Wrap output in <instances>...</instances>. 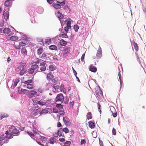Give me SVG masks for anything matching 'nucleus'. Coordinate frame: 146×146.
I'll list each match as a JSON object with an SVG mask.
<instances>
[{
  "mask_svg": "<svg viewBox=\"0 0 146 146\" xmlns=\"http://www.w3.org/2000/svg\"><path fill=\"white\" fill-rule=\"evenodd\" d=\"M38 106H37V107L34 106L31 108V110H33V111L30 114L31 116L32 117L36 116L40 113L41 111V109L38 108L37 109H36V108H38Z\"/></svg>",
  "mask_w": 146,
  "mask_h": 146,
  "instance_id": "1",
  "label": "nucleus"
},
{
  "mask_svg": "<svg viewBox=\"0 0 146 146\" xmlns=\"http://www.w3.org/2000/svg\"><path fill=\"white\" fill-rule=\"evenodd\" d=\"M36 62L40 64V70L41 71H44L46 69V67L45 66L46 62L41 60H37Z\"/></svg>",
  "mask_w": 146,
  "mask_h": 146,
  "instance_id": "2",
  "label": "nucleus"
},
{
  "mask_svg": "<svg viewBox=\"0 0 146 146\" xmlns=\"http://www.w3.org/2000/svg\"><path fill=\"white\" fill-rule=\"evenodd\" d=\"M64 100L63 95L61 93L58 94L55 99V101L56 102H60L61 103H62Z\"/></svg>",
  "mask_w": 146,
  "mask_h": 146,
  "instance_id": "3",
  "label": "nucleus"
},
{
  "mask_svg": "<svg viewBox=\"0 0 146 146\" xmlns=\"http://www.w3.org/2000/svg\"><path fill=\"white\" fill-rule=\"evenodd\" d=\"M96 94L97 97L99 98H101L103 96L102 92L100 88H96Z\"/></svg>",
  "mask_w": 146,
  "mask_h": 146,
  "instance_id": "4",
  "label": "nucleus"
},
{
  "mask_svg": "<svg viewBox=\"0 0 146 146\" xmlns=\"http://www.w3.org/2000/svg\"><path fill=\"white\" fill-rule=\"evenodd\" d=\"M19 43L21 46H25L26 44H27L28 43L27 38L25 37V38H24L22 40V41Z\"/></svg>",
  "mask_w": 146,
  "mask_h": 146,
  "instance_id": "5",
  "label": "nucleus"
},
{
  "mask_svg": "<svg viewBox=\"0 0 146 146\" xmlns=\"http://www.w3.org/2000/svg\"><path fill=\"white\" fill-rule=\"evenodd\" d=\"M37 93V92L34 90H32L30 91L28 94V97L31 98H32Z\"/></svg>",
  "mask_w": 146,
  "mask_h": 146,
  "instance_id": "6",
  "label": "nucleus"
},
{
  "mask_svg": "<svg viewBox=\"0 0 146 146\" xmlns=\"http://www.w3.org/2000/svg\"><path fill=\"white\" fill-rule=\"evenodd\" d=\"M10 130L11 131L12 133L14 134H18L19 132V131L16 129L15 127L14 126H12L11 128H9Z\"/></svg>",
  "mask_w": 146,
  "mask_h": 146,
  "instance_id": "7",
  "label": "nucleus"
},
{
  "mask_svg": "<svg viewBox=\"0 0 146 146\" xmlns=\"http://www.w3.org/2000/svg\"><path fill=\"white\" fill-rule=\"evenodd\" d=\"M63 121L66 126L70 125L71 124L69 119L67 117H63Z\"/></svg>",
  "mask_w": 146,
  "mask_h": 146,
  "instance_id": "8",
  "label": "nucleus"
},
{
  "mask_svg": "<svg viewBox=\"0 0 146 146\" xmlns=\"http://www.w3.org/2000/svg\"><path fill=\"white\" fill-rule=\"evenodd\" d=\"M5 134L7 135L6 136V138H11L13 137V134L10 130L9 131H6Z\"/></svg>",
  "mask_w": 146,
  "mask_h": 146,
  "instance_id": "9",
  "label": "nucleus"
},
{
  "mask_svg": "<svg viewBox=\"0 0 146 146\" xmlns=\"http://www.w3.org/2000/svg\"><path fill=\"white\" fill-rule=\"evenodd\" d=\"M70 48L69 47L65 48L63 54V56L65 57L67 56L70 52Z\"/></svg>",
  "mask_w": 146,
  "mask_h": 146,
  "instance_id": "10",
  "label": "nucleus"
},
{
  "mask_svg": "<svg viewBox=\"0 0 146 146\" xmlns=\"http://www.w3.org/2000/svg\"><path fill=\"white\" fill-rule=\"evenodd\" d=\"M12 2L11 0H7L5 1L4 4L5 6L7 7H10L12 5Z\"/></svg>",
  "mask_w": 146,
  "mask_h": 146,
  "instance_id": "11",
  "label": "nucleus"
},
{
  "mask_svg": "<svg viewBox=\"0 0 146 146\" xmlns=\"http://www.w3.org/2000/svg\"><path fill=\"white\" fill-rule=\"evenodd\" d=\"M48 110L44 109L42 110L40 112V116H41L42 115H45L47 114L48 113Z\"/></svg>",
  "mask_w": 146,
  "mask_h": 146,
  "instance_id": "12",
  "label": "nucleus"
},
{
  "mask_svg": "<svg viewBox=\"0 0 146 146\" xmlns=\"http://www.w3.org/2000/svg\"><path fill=\"white\" fill-rule=\"evenodd\" d=\"M3 15L5 19L6 20H7L9 17V15L8 12L7 11H4Z\"/></svg>",
  "mask_w": 146,
  "mask_h": 146,
  "instance_id": "13",
  "label": "nucleus"
},
{
  "mask_svg": "<svg viewBox=\"0 0 146 146\" xmlns=\"http://www.w3.org/2000/svg\"><path fill=\"white\" fill-rule=\"evenodd\" d=\"M56 16L60 19H62L64 18L63 15L60 13L59 11L57 12L56 13Z\"/></svg>",
  "mask_w": 146,
  "mask_h": 146,
  "instance_id": "14",
  "label": "nucleus"
},
{
  "mask_svg": "<svg viewBox=\"0 0 146 146\" xmlns=\"http://www.w3.org/2000/svg\"><path fill=\"white\" fill-rule=\"evenodd\" d=\"M71 21V19H68L66 20L65 21V23L66 24V26L69 27H71L70 24Z\"/></svg>",
  "mask_w": 146,
  "mask_h": 146,
  "instance_id": "15",
  "label": "nucleus"
},
{
  "mask_svg": "<svg viewBox=\"0 0 146 146\" xmlns=\"http://www.w3.org/2000/svg\"><path fill=\"white\" fill-rule=\"evenodd\" d=\"M21 52L23 55H27V51L25 48H23L21 49Z\"/></svg>",
  "mask_w": 146,
  "mask_h": 146,
  "instance_id": "16",
  "label": "nucleus"
},
{
  "mask_svg": "<svg viewBox=\"0 0 146 146\" xmlns=\"http://www.w3.org/2000/svg\"><path fill=\"white\" fill-rule=\"evenodd\" d=\"M37 103L40 105L44 106L45 105L46 102L44 100L41 99L39 101L37 102Z\"/></svg>",
  "mask_w": 146,
  "mask_h": 146,
  "instance_id": "17",
  "label": "nucleus"
},
{
  "mask_svg": "<svg viewBox=\"0 0 146 146\" xmlns=\"http://www.w3.org/2000/svg\"><path fill=\"white\" fill-rule=\"evenodd\" d=\"M89 127L91 129H93L95 127L94 123L92 121H90L88 122Z\"/></svg>",
  "mask_w": 146,
  "mask_h": 146,
  "instance_id": "18",
  "label": "nucleus"
},
{
  "mask_svg": "<svg viewBox=\"0 0 146 146\" xmlns=\"http://www.w3.org/2000/svg\"><path fill=\"white\" fill-rule=\"evenodd\" d=\"M56 68L55 66L50 65L49 66V70L50 71H52L56 70Z\"/></svg>",
  "mask_w": 146,
  "mask_h": 146,
  "instance_id": "19",
  "label": "nucleus"
},
{
  "mask_svg": "<svg viewBox=\"0 0 146 146\" xmlns=\"http://www.w3.org/2000/svg\"><path fill=\"white\" fill-rule=\"evenodd\" d=\"M10 31V29L9 28H6L3 31V33L5 34H8Z\"/></svg>",
  "mask_w": 146,
  "mask_h": 146,
  "instance_id": "20",
  "label": "nucleus"
},
{
  "mask_svg": "<svg viewBox=\"0 0 146 146\" xmlns=\"http://www.w3.org/2000/svg\"><path fill=\"white\" fill-rule=\"evenodd\" d=\"M60 43L61 45L62 46H65L67 44V42L62 39L60 40Z\"/></svg>",
  "mask_w": 146,
  "mask_h": 146,
  "instance_id": "21",
  "label": "nucleus"
},
{
  "mask_svg": "<svg viewBox=\"0 0 146 146\" xmlns=\"http://www.w3.org/2000/svg\"><path fill=\"white\" fill-rule=\"evenodd\" d=\"M33 80H30L27 81H25V82H23V83L25 84V86H26L27 85L31 84Z\"/></svg>",
  "mask_w": 146,
  "mask_h": 146,
  "instance_id": "22",
  "label": "nucleus"
},
{
  "mask_svg": "<svg viewBox=\"0 0 146 146\" xmlns=\"http://www.w3.org/2000/svg\"><path fill=\"white\" fill-rule=\"evenodd\" d=\"M57 3L60 4L62 6L64 5L65 3L64 0H56Z\"/></svg>",
  "mask_w": 146,
  "mask_h": 146,
  "instance_id": "23",
  "label": "nucleus"
},
{
  "mask_svg": "<svg viewBox=\"0 0 146 146\" xmlns=\"http://www.w3.org/2000/svg\"><path fill=\"white\" fill-rule=\"evenodd\" d=\"M53 77L54 76L51 72H50L47 74V78L48 79H51L53 78Z\"/></svg>",
  "mask_w": 146,
  "mask_h": 146,
  "instance_id": "24",
  "label": "nucleus"
},
{
  "mask_svg": "<svg viewBox=\"0 0 146 146\" xmlns=\"http://www.w3.org/2000/svg\"><path fill=\"white\" fill-rule=\"evenodd\" d=\"M53 7L57 9H60L61 7V6H62L60 4H58L55 3L53 4Z\"/></svg>",
  "mask_w": 146,
  "mask_h": 146,
  "instance_id": "25",
  "label": "nucleus"
},
{
  "mask_svg": "<svg viewBox=\"0 0 146 146\" xmlns=\"http://www.w3.org/2000/svg\"><path fill=\"white\" fill-rule=\"evenodd\" d=\"M87 118L88 120L91 119L92 118V113L91 112H88L86 115Z\"/></svg>",
  "mask_w": 146,
  "mask_h": 146,
  "instance_id": "26",
  "label": "nucleus"
},
{
  "mask_svg": "<svg viewBox=\"0 0 146 146\" xmlns=\"http://www.w3.org/2000/svg\"><path fill=\"white\" fill-rule=\"evenodd\" d=\"M49 48L52 50H56L57 49V46L55 45H52L50 46Z\"/></svg>",
  "mask_w": 146,
  "mask_h": 146,
  "instance_id": "27",
  "label": "nucleus"
},
{
  "mask_svg": "<svg viewBox=\"0 0 146 146\" xmlns=\"http://www.w3.org/2000/svg\"><path fill=\"white\" fill-rule=\"evenodd\" d=\"M50 143L52 144H54L56 141V139L54 137H51L49 140Z\"/></svg>",
  "mask_w": 146,
  "mask_h": 146,
  "instance_id": "28",
  "label": "nucleus"
},
{
  "mask_svg": "<svg viewBox=\"0 0 146 146\" xmlns=\"http://www.w3.org/2000/svg\"><path fill=\"white\" fill-rule=\"evenodd\" d=\"M26 64V63L25 62H21L20 63V66L22 69L23 68L25 69Z\"/></svg>",
  "mask_w": 146,
  "mask_h": 146,
  "instance_id": "29",
  "label": "nucleus"
},
{
  "mask_svg": "<svg viewBox=\"0 0 146 146\" xmlns=\"http://www.w3.org/2000/svg\"><path fill=\"white\" fill-rule=\"evenodd\" d=\"M102 56V53L101 51H98L97 52L96 54V57L98 58H100Z\"/></svg>",
  "mask_w": 146,
  "mask_h": 146,
  "instance_id": "30",
  "label": "nucleus"
},
{
  "mask_svg": "<svg viewBox=\"0 0 146 146\" xmlns=\"http://www.w3.org/2000/svg\"><path fill=\"white\" fill-rule=\"evenodd\" d=\"M19 82V78H17L15 80L13 85L14 88L17 85V83Z\"/></svg>",
  "mask_w": 146,
  "mask_h": 146,
  "instance_id": "31",
  "label": "nucleus"
},
{
  "mask_svg": "<svg viewBox=\"0 0 146 146\" xmlns=\"http://www.w3.org/2000/svg\"><path fill=\"white\" fill-rule=\"evenodd\" d=\"M43 49L41 48H39L37 50V54L38 55H40L42 54L43 52Z\"/></svg>",
  "mask_w": 146,
  "mask_h": 146,
  "instance_id": "32",
  "label": "nucleus"
},
{
  "mask_svg": "<svg viewBox=\"0 0 146 146\" xmlns=\"http://www.w3.org/2000/svg\"><path fill=\"white\" fill-rule=\"evenodd\" d=\"M56 107L60 110H62L63 109V106L60 104H57L56 105Z\"/></svg>",
  "mask_w": 146,
  "mask_h": 146,
  "instance_id": "33",
  "label": "nucleus"
},
{
  "mask_svg": "<svg viewBox=\"0 0 146 146\" xmlns=\"http://www.w3.org/2000/svg\"><path fill=\"white\" fill-rule=\"evenodd\" d=\"M40 140L42 141L43 143H45V142L47 141V139L44 137L40 136Z\"/></svg>",
  "mask_w": 146,
  "mask_h": 146,
  "instance_id": "34",
  "label": "nucleus"
},
{
  "mask_svg": "<svg viewBox=\"0 0 146 146\" xmlns=\"http://www.w3.org/2000/svg\"><path fill=\"white\" fill-rule=\"evenodd\" d=\"M18 38L15 36H13L10 37V40L12 41H15L17 40Z\"/></svg>",
  "mask_w": 146,
  "mask_h": 146,
  "instance_id": "35",
  "label": "nucleus"
},
{
  "mask_svg": "<svg viewBox=\"0 0 146 146\" xmlns=\"http://www.w3.org/2000/svg\"><path fill=\"white\" fill-rule=\"evenodd\" d=\"M34 72V70H33L31 68L28 70L26 72V73L29 74H32Z\"/></svg>",
  "mask_w": 146,
  "mask_h": 146,
  "instance_id": "36",
  "label": "nucleus"
},
{
  "mask_svg": "<svg viewBox=\"0 0 146 146\" xmlns=\"http://www.w3.org/2000/svg\"><path fill=\"white\" fill-rule=\"evenodd\" d=\"M38 67V66L36 64H35L34 65H32L31 66V68L33 70L35 71V70Z\"/></svg>",
  "mask_w": 146,
  "mask_h": 146,
  "instance_id": "37",
  "label": "nucleus"
},
{
  "mask_svg": "<svg viewBox=\"0 0 146 146\" xmlns=\"http://www.w3.org/2000/svg\"><path fill=\"white\" fill-rule=\"evenodd\" d=\"M133 44L135 50L136 51H138L139 48L137 44L134 42L133 43Z\"/></svg>",
  "mask_w": 146,
  "mask_h": 146,
  "instance_id": "38",
  "label": "nucleus"
},
{
  "mask_svg": "<svg viewBox=\"0 0 146 146\" xmlns=\"http://www.w3.org/2000/svg\"><path fill=\"white\" fill-rule=\"evenodd\" d=\"M51 38H50L48 37L45 39V43L49 44L51 42Z\"/></svg>",
  "mask_w": 146,
  "mask_h": 146,
  "instance_id": "39",
  "label": "nucleus"
},
{
  "mask_svg": "<svg viewBox=\"0 0 146 146\" xmlns=\"http://www.w3.org/2000/svg\"><path fill=\"white\" fill-rule=\"evenodd\" d=\"M97 68L96 67H90V70L93 72H95L97 71Z\"/></svg>",
  "mask_w": 146,
  "mask_h": 146,
  "instance_id": "40",
  "label": "nucleus"
},
{
  "mask_svg": "<svg viewBox=\"0 0 146 146\" xmlns=\"http://www.w3.org/2000/svg\"><path fill=\"white\" fill-rule=\"evenodd\" d=\"M27 133L31 137H35V135L32 132L30 131H27Z\"/></svg>",
  "mask_w": 146,
  "mask_h": 146,
  "instance_id": "41",
  "label": "nucleus"
},
{
  "mask_svg": "<svg viewBox=\"0 0 146 146\" xmlns=\"http://www.w3.org/2000/svg\"><path fill=\"white\" fill-rule=\"evenodd\" d=\"M26 87L27 88L31 89L33 88V84H30L27 85Z\"/></svg>",
  "mask_w": 146,
  "mask_h": 146,
  "instance_id": "42",
  "label": "nucleus"
},
{
  "mask_svg": "<svg viewBox=\"0 0 146 146\" xmlns=\"http://www.w3.org/2000/svg\"><path fill=\"white\" fill-rule=\"evenodd\" d=\"M71 142L70 141H67L64 143V146H70Z\"/></svg>",
  "mask_w": 146,
  "mask_h": 146,
  "instance_id": "43",
  "label": "nucleus"
},
{
  "mask_svg": "<svg viewBox=\"0 0 146 146\" xmlns=\"http://www.w3.org/2000/svg\"><path fill=\"white\" fill-rule=\"evenodd\" d=\"M25 72H26V71L25 70V69H23H23H22V70H21V71L19 73V74L21 76H22L25 73Z\"/></svg>",
  "mask_w": 146,
  "mask_h": 146,
  "instance_id": "44",
  "label": "nucleus"
},
{
  "mask_svg": "<svg viewBox=\"0 0 146 146\" xmlns=\"http://www.w3.org/2000/svg\"><path fill=\"white\" fill-rule=\"evenodd\" d=\"M60 90L61 92H64L65 89L64 87V85L61 84L60 87Z\"/></svg>",
  "mask_w": 146,
  "mask_h": 146,
  "instance_id": "45",
  "label": "nucleus"
},
{
  "mask_svg": "<svg viewBox=\"0 0 146 146\" xmlns=\"http://www.w3.org/2000/svg\"><path fill=\"white\" fill-rule=\"evenodd\" d=\"M74 28L75 30V31L77 32L78 31V29H79V27L78 25H74Z\"/></svg>",
  "mask_w": 146,
  "mask_h": 146,
  "instance_id": "46",
  "label": "nucleus"
},
{
  "mask_svg": "<svg viewBox=\"0 0 146 146\" xmlns=\"http://www.w3.org/2000/svg\"><path fill=\"white\" fill-rule=\"evenodd\" d=\"M22 92L25 94H27L28 93L29 94V90L25 89H23V90H22Z\"/></svg>",
  "mask_w": 146,
  "mask_h": 146,
  "instance_id": "47",
  "label": "nucleus"
},
{
  "mask_svg": "<svg viewBox=\"0 0 146 146\" xmlns=\"http://www.w3.org/2000/svg\"><path fill=\"white\" fill-rule=\"evenodd\" d=\"M52 87L54 88L55 90H58L59 89V86L58 85L56 84L53 85Z\"/></svg>",
  "mask_w": 146,
  "mask_h": 146,
  "instance_id": "48",
  "label": "nucleus"
},
{
  "mask_svg": "<svg viewBox=\"0 0 146 146\" xmlns=\"http://www.w3.org/2000/svg\"><path fill=\"white\" fill-rule=\"evenodd\" d=\"M6 138V136L4 135H0V139L1 140H3L5 139Z\"/></svg>",
  "mask_w": 146,
  "mask_h": 146,
  "instance_id": "49",
  "label": "nucleus"
},
{
  "mask_svg": "<svg viewBox=\"0 0 146 146\" xmlns=\"http://www.w3.org/2000/svg\"><path fill=\"white\" fill-rule=\"evenodd\" d=\"M63 131L65 133H67L69 132L68 129L66 127L64 128L63 129Z\"/></svg>",
  "mask_w": 146,
  "mask_h": 146,
  "instance_id": "50",
  "label": "nucleus"
},
{
  "mask_svg": "<svg viewBox=\"0 0 146 146\" xmlns=\"http://www.w3.org/2000/svg\"><path fill=\"white\" fill-rule=\"evenodd\" d=\"M86 143V140L85 139H81V145H82L83 144H85Z\"/></svg>",
  "mask_w": 146,
  "mask_h": 146,
  "instance_id": "51",
  "label": "nucleus"
},
{
  "mask_svg": "<svg viewBox=\"0 0 146 146\" xmlns=\"http://www.w3.org/2000/svg\"><path fill=\"white\" fill-rule=\"evenodd\" d=\"M112 133L113 135H116V131L115 129L114 128H113Z\"/></svg>",
  "mask_w": 146,
  "mask_h": 146,
  "instance_id": "52",
  "label": "nucleus"
},
{
  "mask_svg": "<svg viewBox=\"0 0 146 146\" xmlns=\"http://www.w3.org/2000/svg\"><path fill=\"white\" fill-rule=\"evenodd\" d=\"M60 131H58V132L54 134V137H58Z\"/></svg>",
  "mask_w": 146,
  "mask_h": 146,
  "instance_id": "53",
  "label": "nucleus"
},
{
  "mask_svg": "<svg viewBox=\"0 0 146 146\" xmlns=\"http://www.w3.org/2000/svg\"><path fill=\"white\" fill-rule=\"evenodd\" d=\"M60 37L62 38H67L68 36L66 34H61L60 35Z\"/></svg>",
  "mask_w": 146,
  "mask_h": 146,
  "instance_id": "54",
  "label": "nucleus"
},
{
  "mask_svg": "<svg viewBox=\"0 0 146 146\" xmlns=\"http://www.w3.org/2000/svg\"><path fill=\"white\" fill-rule=\"evenodd\" d=\"M20 46H21L19 44V45H16L15 44V47L17 49H20Z\"/></svg>",
  "mask_w": 146,
  "mask_h": 146,
  "instance_id": "55",
  "label": "nucleus"
},
{
  "mask_svg": "<svg viewBox=\"0 0 146 146\" xmlns=\"http://www.w3.org/2000/svg\"><path fill=\"white\" fill-rule=\"evenodd\" d=\"M23 89H20V88L19 87H18V93L20 94H21L23 92H22V90H23Z\"/></svg>",
  "mask_w": 146,
  "mask_h": 146,
  "instance_id": "56",
  "label": "nucleus"
},
{
  "mask_svg": "<svg viewBox=\"0 0 146 146\" xmlns=\"http://www.w3.org/2000/svg\"><path fill=\"white\" fill-rule=\"evenodd\" d=\"M97 104H98V110L99 111H100V113H101V110H100L101 106H100V104L99 103H98Z\"/></svg>",
  "mask_w": 146,
  "mask_h": 146,
  "instance_id": "57",
  "label": "nucleus"
},
{
  "mask_svg": "<svg viewBox=\"0 0 146 146\" xmlns=\"http://www.w3.org/2000/svg\"><path fill=\"white\" fill-rule=\"evenodd\" d=\"M71 27H68L66 26V27H64V30L66 32H68V30Z\"/></svg>",
  "mask_w": 146,
  "mask_h": 146,
  "instance_id": "58",
  "label": "nucleus"
},
{
  "mask_svg": "<svg viewBox=\"0 0 146 146\" xmlns=\"http://www.w3.org/2000/svg\"><path fill=\"white\" fill-rule=\"evenodd\" d=\"M59 113L60 115H63L64 114V111L63 110H60V111H59Z\"/></svg>",
  "mask_w": 146,
  "mask_h": 146,
  "instance_id": "59",
  "label": "nucleus"
},
{
  "mask_svg": "<svg viewBox=\"0 0 146 146\" xmlns=\"http://www.w3.org/2000/svg\"><path fill=\"white\" fill-rule=\"evenodd\" d=\"M38 41L39 42H41L40 43V44L41 45H42L44 44V42H43V40L42 39H39L38 40Z\"/></svg>",
  "mask_w": 146,
  "mask_h": 146,
  "instance_id": "60",
  "label": "nucleus"
},
{
  "mask_svg": "<svg viewBox=\"0 0 146 146\" xmlns=\"http://www.w3.org/2000/svg\"><path fill=\"white\" fill-rule=\"evenodd\" d=\"M74 104V102H70V107H71L72 108H73V105Z\"/></svg>",
  "mask_w": 146,
  "mask_h": 146,
  "instance_id": "61",
  "label": "nucleus"
},
{
  "mask_svg": "<svg viewBox=\"0 0 146 146\" xmlns=\"http://www.w3.org/2000/svg\"><path fill=\"white\" fill-rule=\"evenodd\" d=\"M59 141L62 142H64L65 141V139L64 138H61L59 139Z\"/></svg>",
  "mask_w": 146,
  "mask_h": 146,
  "instance_id": "62",
  "label": "nucleus"
},
{
  "mask_svg": "<svg viewBox=\"0 0 146 146\" xmlns=\"http://www.w3.org/2000/svg\"><path fill=\"white\" fill-rule=\"evenodd\" d=\"M85 54V53L83 54L81 57V60L82 61H83L84 58Z\"/></svg>",
  "mask_w": 146,
  "mask_h": 146,
  "instance_id": "63",
  "label": "nucleus"
},
{
  "mask_svg": "<svg viewBox=\"0 0 146 146\" xmlns=\"http://www.w3.org/2000/svg\"><path fill=\"white\" fill-rule=\"evenodd\" d=\"M53 110L54 113H56L58 112V110L56 108H53Z\"/></svg>",
  "mask_w": 146,
  "mask_h": 146,
  "instance_id": "64",
  "label": "nucleus"
}]
</instances>
